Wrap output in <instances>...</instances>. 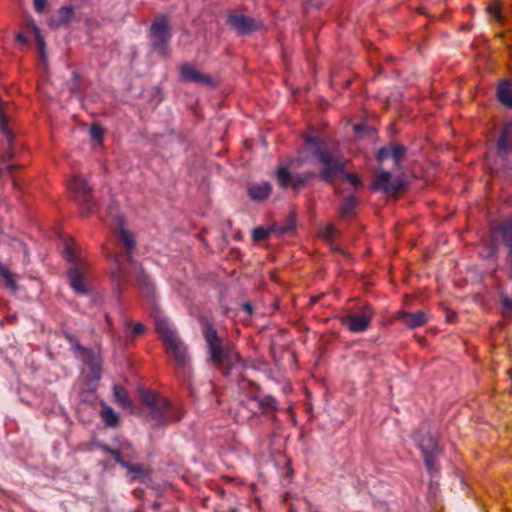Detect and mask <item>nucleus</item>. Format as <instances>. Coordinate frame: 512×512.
Returning <instances> with one entry per match:
<instances>
[{
	"instance_id": "nucleus-10",
	"label": "nucleus",
	"mask_w": 512,
	"mask_h": 512,
	"mask_svg": "<svg viewBox=\"0 0 512 512\" xmlns=\"http://www.w3.org/2000/svg\"><path fill=\"white\" fill-rule=\"evenodd\" d=\"M96 446L101 449L104 453L111 455L117 464L121 467L127 469V479L129 482H134L136 480H141L149 476V471L141 464L131 463L130 460H125L123 456L120 455V451L114 450L109 445L99 442Z\"/></svg>"
},
{
	"instance_id": "nucleus-33",
	"label": "nucleus",
	"mask_w": 512,
	"mask_h": 512,
	"mask_svg": "<svg viewBox=\"0 0 512 512\" xmlns=\"http://www.w3.org/2000/svg\"><path fill=\"white\" fill-rule=\"evenodd\" d=\"M116 451H120V455L125 460H131L134 457V447L129 441H121L118 448H113Z\"/></svg>"
},
{
	"instance_id": "nucleus-30",
	"label": "nucleus",
	"mask_w": 512,
	"mask_h": 512,
	"mask_svg": "<svg viewBox=\"0 0 512 512\" xmlns=\"http://www.w3.org/2000/svg\"><path fill=\"white\" fill-rule=\"evenodd\" d=\"M253 400L257 403L262 413H268L270 411L274 412L278 409L277 401L271 395H266L263 397L253 396Z\"/></svg>"
},
{
	"instance_id": "nucleus-4",
	"label": "nucleus",
	"mask_w": 512,
	"mask_h": 512,
	"mask_svg": "<svg viewBox=\"0 0 512 512\" xmlns=\"http://www.w3.org/2000/svg\"><path fill=\"white\" fill-rule=\"evenodd\" d=\"M115 221L117 227L119 228L118 237L126 247V253L124 256L115 253H109L107 257L114 261L115 267L112 269L111 275L115 286L118 290H120L126 283L130 271L132 269H136V262L132 257V251L135 247V240L127 230L122 228L123 217L120 216L117 212L115 213Z\"/></svg>"
},
{
	"instance_id": "nucleus-37",
	"label": "nucleus",
	"mask_w": 512,
	"mask_h": 512,
	"mask_svg": "<svg viewBox=\"0 0 512 512\" xmlns=\"http://www.w3.org/2000/svg\"><path fill=\"white\" fill-rule=\"evenodd\" d=\"M103 134H104V131L102 129V127L98 124H93L90 128V136L93 140L97 141V142H101L102 141V137H103Z\"/></svg>"
},
{
	"instance_id": "nucleus-46",
	"label": "nucleus",
	"mask_w": 512,
	"mask_h": 512,
	"mask_svg": "<svg viewBox=\"0 0 512 512\" xmlns=\"http://www.w3.org/2000/svg\"><path fill=\"white\" fill-rule=\"evenodd\" d=\"M153 506H154L155 509H158L160 507V503L159 502H155L153 504Z\"/></svg>"
},
{
	"instance_id": "nucleus-31",
	"label": "nucleus",
	"mask_w": 512,
	"mask_h": 512,
	"mask_svg": "<svg viewBox=\"0 0 512 512\" xmlns=\"http://www.w3.org/2000/svg\"><path fill=\"white\" fill-rule=\"evenodd\" d=\"M113 395L115 400L123 407V408H129L131 407L132 403L129 398V395L126 391V389L118 384H115L113 386Z\"/></svg>"
},
{
	"instance_id": "nucleus-22",
	"label": "nucleus",
	"mask_w": 512,
	"mask_h": 512,
	"mask_svg": "<svg viewBox=\"0 0 512 512\" xmlns=\"http://www.w3.org/2000/svg\"><path fill=\"white\" fill-rule=\"evenodd\" d=\"M272 191V187L268 182L251 185L248 188V195L253 201H262L266 199Z\"/></svg>"
},
{
	"instance_id": "nucleus-36",
	"label": "nucleus",
	"mask_w": 512,
	"mask_h": 512,
	"mask_svg": "<svg viewBox=\"0 0 512 512\" xmlns=\"http://www.w3.org/2000/svg\"><path fill=\"white\" fill-rule=\"evenodd\" d=\"M391 151H392V143L387 146L381 147L376 154L377 161L383 162L386 159L391 158V153H392Z\"/></svg>"
},
{
	"instance_id": "nucleus-25",
	"label": "nucleus",
	"mask_w": 512,
	"mask_h": 512,
	"mask_svg": "<svg viewBox=\"0 0 512 512\" xmlns=\"http://www.w3.org/2000/svg\"><path fill=\"white\" fill-rule=\"evenodd\" d=\"M296 215L294 212L289 213L287 218L285 219V223H274L272 225V232L273 234H276L278 236H283L286 233H289L291 231L295 230L296 227Z\"/></svg>"
},
{
	"instance_id": "nucleus-35",
	"label": "nucleus",
	"mask_w": 512,
	"mask_h": 512,
	"mask_svg": "<svg viewBox=\"0 0 512 512\" xmlns=\"http://www.w3.org/2000/svg\"><path fill=\"white\" fill-rule=\"evenodd\" d=\"M488 13L491 17H493L496 21L502 22L503 21V13H502V7L499 2H495L488 6L487 8Z\"/></svg>"
},
{
	"instance_id": "nucleus-14",
	"label": "nucleus",
	"mask_w": 512,
	"mask_h": 512,
	"mask_svg": "<svg viewBox=\"0 0 512 512\" xmlns=\"http://www.w3.org/2000/svg\"><path fill=\"white\" fill-rule=\"evenodd\" d=\"M227 25L238 35L246 36L263 27V22L243 14L231 13L227 17Z\"/></svg>"
},
{
	"instance_id": "nucleus-11",
	"label": "nucleus",
	"mask_w": 512,
	"mask_h": 512,
	"mask_svg": "<svg viewBox=\"0 0 512 512\" xmlns=\"http://www.w3.org/2000/svg\"><path fill=\"white\" fill-rule=\"evenodd\" d=\"M374 315V308L366 303L360 308L358 313L342 317L341 323L353 333H363L370 327Z\"/></svg>"
},
{
	"instance_id": "nucleus-38",
	"label": "nucleus",
	"mask_w": 512,
	"mask_h": 512,
	"mask_svg": "<svg viewBox=\"0 0 512 512\" xmlns=\"http://www.w3.org/2000/svg\"><path fill=\"white\" fill-rule=\"evenodd\" d=\"M424 456V463L429 472H432L435 466V456L438 453H422Z\"/></svg>"
},
{
	"instance_id": "nucleus-9",
	"label": "nucleus",
	"mask_w": 512,
	"mask_h": 512,
	"mask_svg": "<svg viewBox=\"0 0 512 512\" xmlns=\"http://www.w3.org/2000/svg\"><path fill=\"white\" fill-rule=\"evenodd\" d=\"M66 339L76 356L89 367L91 378L99 380L102 376V367L98 355H96L90 348L82 346L73 335H66Z\"/></svg>"
},
{
	"instance_id": "nucleus-47",
	"label": "nucleus",
	"mask_w": 512,
	"mask_h": 512,
	"mask_svg": "<svg viewBox=\"0 0 512 512\" xmlns=\"http://www.w3.org/2000/svg\"><path fill=\"white\" fill-rule=\"evenodd\" d=\"M272 419L276 420V415L275 414H273Z\"/></svg>"
},
{
	"instance_id": "nucleus-2",
	"label": "nucleus",
	"mask_w": 512,
	"mask_h": 512,
	"mask_svg": "<svg viewBox=\"0 0 512 512\" xmlns=\"http://www.w3.org/2000/svg\"><path fill=\"white\" fill-rule=\"evenodd\" d=\"M305 142L323 166L319 172L321 180L333 183L338 176H343L354 187L362 185L358 175L345 172V161L339 152L328 149L325 142L313 136H306Z\"/></svg>"
},
{
	"instance_id": "nucleus-28",
	"label": "nucleus",
	"mask_w": 512,
	"mask_h": 512,
	"mask_svg": "<svg viewBox=\"0 0 512 512\" xmlns=\"http://www.w3.org/2000/svg\"><path fill=\"white\" fill-rule=\"evenodd\" d=\"M74 18V8L72 6L61 7L53 17L52 21L56 26H65Z\"/></svg>"
},
{
	"instance_id": "nucleus-43",
	"label": "nucleus",
	"mask_w": 512,
	"mask_h": 512,
	"mask_svg": "<svg viewBox=\"0 0 512 512\" xmlns=\"http://www.w3.org/2000/svg\"><path fill=\"white\" fill-rule=\"evenodd\" d=\"M502 304L507 310L512 311V299L504 298L502 299Z\"/></svg>"
},
{
	"instance_id": "nucleus-21",
	"label": "nucleus",
	"mask_w": 512,
	"mask_h": 512,
	"mask_svg": "<svg viewBox=\"0 0 512 512\" xmlns=\"http://www.w3.org/2000/svg\"><path fill=\"white\" fill-rule=\"evenodd\" d=\"M415 440L418 442V447L421 449L422 453L440 452L437 440L430 433L422 435L421 432H418L415 436Z\"/></svg>"
},
{
	"instance_id": "nucleus-18",
	"label": "nucleus",
	"mask_w": 512,
	"mask_h": 512,
	"mask_svg": "<svg viewBox=\"0 0 512 512\" xmlns=\"http://www.w3.org/2000/svg\"><path fill=\"white\" fill-rule=\"evenodd\" d=\"M396 317L409 329L422 327L428 322V314L422 310L414 313L399 311Z\"/></svg>"
},
{
	"instance_id": "nucleus-32",
	"label": "nucleus",
	"mask_w": 512,
	"mask_h": 512,
	"mask_svg": "<svg viewBox=\"0 0 512 512\" xmlns=\"http://www.w3.org/2000/svg\"><path fill=\"white\" fill-rule=\"evenodd\" d=\"M391 158L396 167H399L401 160L407 153V149L403 145L392 143Z\"/></svg>"
},
{
	"instance_id": "nucleus-5",
	"label": "nucleus",
	"mask_w": 512,
	"mask_h": 512,
	"mask_svg": "<svg viewBox=\"0 0 512 512\" xmlns=\"http://www.w3.org/2000/svg\"><path fill=\"white\" fill-rule=\"evenodd\" d=\"M141 401L150 409V416L158 426L166 425L168 422L178 421L182 417L181 410L173 407L164 397L148 389H140Z\"/></svg>"
},
{
	"instance_id": "nucleus-40",
	"label": "nucleus",
	"mask_w": 512,
	"mask_h": 512,
	"mask_svg": "<svg viewBox=\"0 0 512 512\" xmlns=\"http://www.w3.org/2000/svg\"><path fill=\"white\" fill-rule=\"evenodd\" d=\"M46 0H34V7L37 12H43L46 7Z\"/></svg>"
},
{
	"instance_id": "nucleus-27",
	"label": "nucleus",
	"mask_w": 512,
	"mask_h": 512,
	"mask_svg": "<svg viewBox=\"0 0 512 512\" xmlns=\"http://www.w3.org/2000/svg\"><path fill=\"white\" fill-rule=\"evenodd\" d=\"M155 328L164 342L177 336L174 330L170 328L169 322L163 317H155Z\"/></svg>"
},
{
	"instance_id": "nucleus-44",
	"label": "nucleus",
	"mask_w": 512,
	"mask_h": 512,
	"mask_svg": "<svg viewBox=\"0 0 512 512\" xmlns=\"http://www.w3.org/2000/svg\"><path fill=\"white\" fill-rule=\"evenodd\" d=\"M36 40H37V43H38L39 49L41 50V52H43V48H44V41H43V40H42V38L40 37L38 30H36Z\"/></svg>"
},
{
	"instance_id": "nucleus-29",
	"label": "nucleus",
	"mask_w": 512,
	"mask_h": 512,
	"mask_svg": "<svg viewBox=\"0 0 512 512\" xmlns=\"http://www.w3.org/2000/svg\"><path fill=\"white\" fill-rule=\"evenodd\" d=\"M0 278L3 280L6 288L15 293L18 290L16 276L10 269L0 262Z\"/></svg>"
},
{
	"instance_id": "nucleus-7",
	"label": "nucleus",
	"mask_w": 512,
	"mask_h": 512,
	"mask_svg": "<svg viewBox=\"0 0 512 512\" xmlns=\"http://www.w3.org/2000/svg\"><path fill=\"white\" fill-rule=\"evenodd\" d=\"M75 243L72 239L64 241L63 255L64 258L71 264L68 269V278L72 289L81 295L89 293V285L85 277V264L77 256L75 251Z\"/></svg>"
},
{
	"instance_id": "nucleus-45",
	"label": "nucleus",
	"mask_w": 512,
	"mask_h": 512,
	"mask_svg": "<svg viewBox=\"0 0 512 512\" xmlns=\"http://www.w3.org/2000/svg\"><path fill=\"white\" fill-rule=\"evenodd\" d=\"M16 40L22 44H27V38L21 33L17 34Z\"/></svg>"
},
{
	"instance_id": "nucleus-39",
	"label": "nucleus",
	"mask_w": 512,
	"mask_h": 512,
	"mask_svg": "<svg viewBox=\"0 0 512 512\" xmlns=\"http://www.w3.org/2000/svg\"><path fill=\"white\" fill-rule=\"evenodd\" d=\"M336 234V229L332 225H326L320 230V235L326 240L332 239Z\"/></svg>"
},
{
	"instance_id": "nucleus-1",
	"label": "nucleus",
	"mask_w": 512,
	"mask_h": 512,
	"mask_svg": "<svg viewBox=\"0 0 512 512\" xmlns=\"http://www.w3.org/2000/svg\"><path fill=\"white\" fill-rule=\"evenodd\" d=\"M201 332L206 343L208 362L219 369L223 375L228 376L238 364L243 363L233 344L226 342L211 322H202Z\"/></svg>"
},
{
	"instance_id": "nucleus-26",
	"label": "nucleus",
	"mask_w": 512,
	"mask_h": 512,
	"mask_svg": "<svg viewBox=\"0 0 512 512\" xmlns=\"http://www.w3.org/2000/svg\"><path fill=\"white\" fill-rule=\"evenodd\" d=\"M137 284L146 297H151L154 293V283L141 267L136 275Z\"/></svg>"
},
{
	"instance_id": "nucleus-17",
	"label": "nucleus",
	"mask_w": 512,
	"mask_h": 512,
	"mask_svg": "<svg viewBox=\"0 0 512 512\" xmlns=\"http://www.w3.org/2000/svg\"><path fill=\"white\" fill-rule=\"evenodd\" d=\"M0 130L5 134L9 144V148L3 155L2 164L0 165V177H2L5 172L12 173L17 167L15 164L10 163V160L13 158V150L11 147L13 137L7 128V118L2 112H0Z\"/></svg>"
},
{
	"instance_id": "nucleus-16",
	"label": "nucleus",
	"mask_w": 512,
	"mask_h": 512,
	"mask_svg": "<svg viewBox=\"0 0 512 512\" xmlns=\"http://www.w3.org/2000/svg\"><path fill=\"white\" fill-rule=\"evenodd\" d=\"M372 190H382L386 194H397L404 188V181L401 178H392L390 172L382 171L378 173L371 186Z\"/></svg>"
},
{
	"instance_id": "nucleus-3",
	"label": "nucleus",
	"mask_w": 512,
	"mask_h": 512,
	"mask_svg": "<svg viewBox=\"0 0 512 512\" xmlns=\"http://www.w3.org/2000/svg\"><path fill=\"white\" fill-rule=\"evenodd\" d=\"M115 221L117 227L119 228L118 237L126 247V253L124 256L115 253H109L107 257L114 261L115 267L112 269L111 275L115 286L118 290H120L126 283L130 271L132 269H136V262L132 257V251L135 247V240L127 230L122 228L123 217L120 216L117 212L115 213Z\"/></svg>"
},
{
	"instance_id": "nucleus-24",
	"label": "nucleus",
	"mask_w": 512,
	"mask_h": 512,
	"mask_svg": "<svg viewBox=\"0 0 512 512\" xmlns=\"http://www.w3.org/2000/svg\"><path fill=\"white\" fill-rule=\"evenodd\" d=\"M100 417L106 427L116 428L120 424L119 414L105 403L102 404V409L100 411Z\"/></svg>"
},
{
	"instance_id": "nucleus-42",
	"label": "nucleus",
	"mask_w": 512,
	"mask_h": 512,
	"mask_svg": "<svg viewBox=\"0 0 512 512\" xmlns=\"http://www.w3.org/2000/svg\"><path fill=\"white\" fill-rule=\"evenodd\" d=\"M242 310L246 312L247 314L251 315L253 313V306L251 303L246 302L242 304Z\"/></svg>"
},
{
	"instance_id": "nucleus-13",
	"label": "nucleus",
	"mask_w": 512,
	"mask_h": 512,
	"mask_svg": "<svg viewBox=\"0 0 512 512\" xmlns=\"http://www.w3.org/2000/svg\"><path fill=\"white\" fill-rule=\"evenodd\" d=\"M69 188L75 194L76 199L81 206V214L87 216L95 207V202L91 197V187L86 180L80 176H75L69 183Z\"/></svg>"
},
{
	"instance_id": "nucleus-15",
	"label": "nucleus",
	"mask_w": 512,
	"mask_h": 512,
	"mask_svg": "<svg viewBox=\"0 0 512 512\" xmlns=\"http://www.w3.org/2000/svg\"><path fill=\"white\" fill-rule=\"evenodd\" d=\"M491 232L493 235L501 238L507 250L505 261L512 278V216L493 224Z\"/></svg>"
},
{
	"instance_id": "nucleus-20",
	"label": "nucleus",
	"mask_w": 512,
	"mask_h": 512,
	"mask_svg": "<svg viewBox=\"0 0 512 512\" xmlns=\"http://www.w3.org/2000/svg\"><path fill=\"white\" fill-rule=\"evenodd\" d=\"M164 344L168 352L171 353L175 362L180 366L185 365L187 360V348L183 345L178 336L169 339L168 341L164 342Z\"/></svg>"
},
{
	"instance_id": "nucleus-8",
	"label": "nucleus",
	"mask_w": 512,
	"mask_h": 512,
	"mask_svg": "<svg viewBox=\"0 0 512 512\" xmlns=\"http://www.w3.org/2000/svg\"><path fill=\"white\" fill-rule=\"evenodd\" d=\"M149 36L153 50L162 56H167L172 35L165 15H159L154 19L149 30Z\"/></svg>"
},
{
	"instance_id": "nucleus-34",
	"label": "nucleus",
	"mask_w": 512,
	"mask_h": 512,
	"mask_svg": "<svg viewBox=\"0 0 512 512\" xmlns=\"http://www.w3.org/2000/svg\"><path fill=\"white\" fill-rule=\"evenodd\" d=\"M271 234H273L272 227L270 229H266L264 227H256L252 231V238L254 241L259 242L267 239Z\"/></svg>"
},
{
	"instance_id": "nucleus-19",
	"label": "nucleus",
	"mask_w": 512,
	"mask_h": 512,
	"mask_svg": "<svg viewBox=\"0 0 512 512\" xmlns=\"http://www.w3.org/2000/svg\"><path fill=\"white\" fill-rule=\"evenodd\" d=\"M181 78L188 82L211 85L212 78L208 74H203L191 64H183L180 68Z\"/></svg>"
},
{
	"instance_id": "nucleus-12",
	"label": "nucleus",
	"mask_w": 512,
	"mask_h": 512,
	"mask_svg": "<svg viewBox=\"0 0 512 512\" xmlns=\"http://www.w3.org/2000/svg\"><path fill=\"white\" fill-rule=\"evenodd\" d=\"M316 173L306 171L304 173L292 175L287 167H279L275 172V178L282 188L292 186L297 192L308 184L309 181L316 178Z\"/></svg>"
},
{
	"instance_id": "nucleus-6",
	"label": "nucleus",
	"mask_w": 512,
	"mask_h": 512,
	"mask_svg": "<svg viewBox=\"0 0 512 512\" xmlns=\"http://www.w3.org/2000/svg\"><path fill=\"white\" fill-rule=\"evenodd\" d=\"M497 99L505 107L512 109V78L502 79L497 85ZM497 154L506 157L512 153V120L506 121L496 143Z\"/></svg>"
},
{
	"instance_id": "nucleus-41",
	"label": "nucleus",
	"mask_w": 512,
	"mask_h": 512,
	"mask_svg": "<svg viewBox=\"0 0 512 512\" xmlns=\"http://www.w3.org/2000/svg\"><path fill=\"white\" fill-rule=\"evenodd\" d=\"M144 331V326L141 323H137L132 330L134 336L141 334Z\"/></svg>"
},
{
	"instance_id": "nucleus-23",
	"label": "nucleus",
	"mask_w": 512,
	"mask_h": 512,
	"mask_svg": "<svg viewBox=\"0 0 512 512\" xmlns=\"http://www.w3.org/2000/svg\"><path fill=\"white\" fill-rule=\"evenodd\" d=\"M359 201L354 194H350L344 197L340 207H339V216L341 218L352 217L356 213V208L358 207Z\"/></svg>"
}]
</instances>
